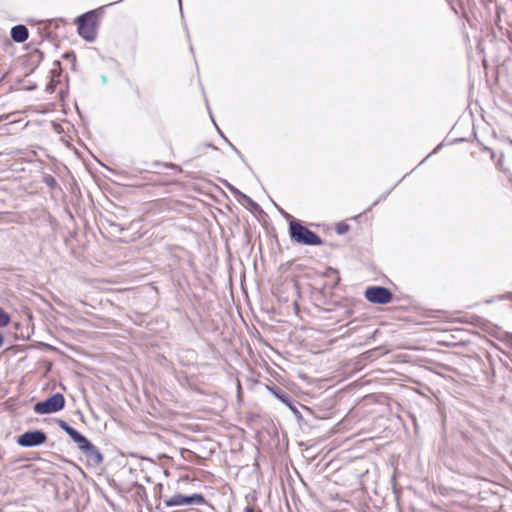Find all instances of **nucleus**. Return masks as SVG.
I'll return each instance as SVG.
<instances>
[{
    "instance_id": "f257e3e1",
    "label": "nucleus",
    "mask_w": 512,
    "mask_h": 512,
    "mask_svg": "<svg viewBox=\"0 0 512 512\" xmlns=\"http://www.w3.org/2000/svg\"><path fill=\"white\" fill-rule=\"evenodd\" d=\"M290 236L297 243L311 246H319L322 244L321 238L313 231L302 226L297 221H291L289 224Z\"/></svg>"
},
{
    "instance_id": "f03ea898",
    "label": "nucleus",
    "mask_w": 512,
    "mask_h": 512,
    "mask_svg": "<svg viewBox=\"0 0 512 512\" xmlns=\"http://www.w3.org/2000/svg\"><path fill=\"white\" fill-rule=\"evenodd\" d=\"M65 399L61 393H55L44 401L34 405V411L37 414H51L64 408Z\"/></svg>"
},
{
    "instance_id": "7ed1b4c3",
    "label": "nucleus",
    "mask_w": 512,
    "mask_h": 512,
    "mask_svg": "<svg viewBox=\"0 0 512 512\" xmlns=\"http://www.w3.org/2000/svg\"><path fill=\"white\" fill-rule=\"evenodd\" d=\"M205 503H206V500L201 494H193L190 496L175 494V495L171 496L170 498L164 500V504L167 507L203 505Z\"/></svg>"
},
{
    "instance_id": "20e7f679",
    "label": "nucleus",
    "mask_w": 512,
    "mask_h": 512,
    "mask_svg": "<svg viewBox=\"0 0 512 512\" xmlns=\"http://www.w3.org/2000/svg\"><path fill=\"white\" fill-rule=\"evenodd\" d=\"M91 17V14L87 13L77 19L78 33L87 41H93L96 37V30L94 24L91 22Z\"/></svg>"
},
{
    "instance_id": "39448f33",
    "label": "nucleus",
    "mask_w": 512,
    "mask_h": 512,
    "mask_svg": "<svg viewBox=\"0 0 512 512\" xmlns=\"http://www.w3.org/2000/svg\"><path fill=\"white\" fill-rule=\"evenodd\" d=\"M366 299L371 303L387 304L392 299V293L385 287H369L365 291Z\"/></svg>"
},
{
    "instance_id": "423d86ee",
    "label": "nucleus",
    "mask_w": 512,
    "mask_h": 512,
    "mask_svg": "<svg viewBox=\"0 0 512 512\" xmlns=\"http://www.w3.org/2000/svg\"><path fill=\"white\" fill-rule=\"evenodd\" d=\"M47 437L43 431H28L18 437L17 443L22 447H34L43 444Z\"/></svg>"
},
{
    "instance_id": "0eeeda50",
    "label": "nucleus",
    "mask_w": 512,
    "mask_h": 512,
    "mask_svg": "<svg viewBox=\"0 0 512 512\" xmlns=\"http://www.w3.org/2000/svg\"><path fill=\"white\" fill-rule=\"evenodd\" d=\"M28 36V29L24 25H16L11 29V38L17 43L26 41Z\"/></svg>"
},
{
    "instance_id": "6e6552de",
    "label": "nucleus",
    "mask_w": 512,
    "mask_h": 512,
    "mask_svg": "<svg viewBox=\"0 0 512 512\" xmlns=\"http://www.w3.org/2000/svg\"><path fill=\"white\" fill-rule=\"evenodd\" d=\"M82 452L96 465L103 461L101 453L92 443L89 444V447L83 449Z\"/></svg>"
},
{
    "instance_id": "1a4fd4ad",
    "label": "nucleus",
    "mask_w": 512,
    "mask_h": 512,
    "mask_svg": "<svg viewBox=\"0 0 512 512\" xmlns=\"http://www.w3.org/2000/svg\"><path fill=\"white\" fill-rule=\"evenodd\" d=\"M72 440L78 445V448L82 451L86 447H89V444L91 443L86 437H84L81 433L78 432V434L72 438Z\"/></svg>"
},
{
    "instance_id": "9d476101",
    "label": "nucleus",
    "mask_w": 512,
    "mask_h": 512,
    "mask_svg": "<svg viewBox=\"0 0 512 512\" xmlns=\"http://www.w3.org/2000/svg\"><path fill=\"white\" fill-rule=\"evenodd\" d=\"M10 318L8 314H6L1 308H0V327H5L9 324Z\"/></svg>"
},
{
    "instance_id": "9b49d317",
    "label": "nucleus",
    "mask_w": 512,
    "mask_h": 512,
    "mask_svg": "<svg viewBox=\"0 0 512 512\" xmlns=\"http://www.w3.org/2000/svg\"><path fill=\"white\" fill-rule=\"evenodd\" d=\"M275 396L281 400L283 403H287V395L283 393L282 391L274 392Z\"/></svg>"
},
{
    "instance_id": "f8f14e48",
    "label": "nucleus",
    "mask_w": 512,
    "mask_h": 512,
    "mask_svg": "<svg viewBox=\"0 0 512 512\" xmlns=\"http://www.w3.org/2000/svg\"><path fill=\"white\" fill-rule=\"evenodd\" d=\"M58 424L60 426L61 429H63L66 433L70 430L71 426L68 425L65 421L63 420H59L58 421Z\"/></svg>"
},
{
    "instance_id": "ddd939ff",
    "label": "nucleus",
    "mask_w": 512,
    "mask_h": 512,
    "mask_svg": "<svg viewBox=\"0 0 512 512\" xmlns=\"http://www.w3.org/2000/svg\"><path fill=\"white\" fill-rule=\"evenodd\" d=\"M67 434L72 439V438H74L78 434V431L75 430L73 427H71L70 430L67 432Z\"/></svg>"
},
{
    "instance_id": "4468645a",
    "label": "nucleus",
    "mask_w": 512,
    "mask_h": 512,
    "mask_svg": "<svg viewBox=\"0 0 512 512\" xmlns=\"http://www.w3.org/2000/svg\"><path fill=\"white\" fill-rule=\"evenodd\" d=\"M347 229H348V226H347V225H345L344 227H341V228L339 227V228H338V233L342 234V233H344Z\"/></svg>"
},
{
    "instance_id": "2eb2a0df",
    "label": "nucleus",
    "mask_w": 512,
    "mask_h": 512,
    "mask_svg": "<svg viewBox=\"0 0 512 512\" xmlns=\"http://www.w3.org/2000/svg\"><path fill=\"white\" fill-rule=\"evenodd\" d=\"M229 188H230V190H231L232 192H234V193H237V194L241 195L240 191H238L237 189H235V188H233V187H231V186H230ZM242 196H243V197H246L244 194H242Z\"/></svg>"
},
{
    "instance_id": "dca6fc26",
    "label": "nucleus",
    "mask_w": 512,
    "mask_h": 512,
    "mask_svg": "<svg viewBox=\"0 0 512 512\" xmlns=\"http://www.w3.org/2000/svg\"><path fill=\"white\" fill-rule=\"evenodd\" d=\"M228 143H229L230 147H231V148H232V149H233V150H234L238 155H240V152L237 150V148H236L234 145H232L230 142H228Z\"/></svg>"
},
{
    "instance_id": "f3484780",
    "label": "nucleus",
    "mask_w": 512,
    "mask_h": 512,
    "mask_svg": "<svg viewBox=\"0 0 512 512\" xmlns=\"http://www.w3.org/2000/svg\"><path fill=\"white\" fill-rule=\"evenodd\" d=\"M245 512H254V511H253V508H251V507H247V508L245 509Z\"/></svg>"
},
{
    "instance_id": "a211bd4d",
    "label": "nucleus",
    "mask_w": 512,
    "mask_h": 512,
    "mask_svg": "<svg viewBox=\"0 0 512 512\" xmlns=\"http://www.w3.org/2000/svg\"><path fill=\"white\" fill-rule=\"evenodd\" d=\"M3 344V336L0 334V347L2 346Z\"/></svg>"
},
{
    "instance_id": "6ab92c4d",
    "label": "nucleus",
    "mask_w": 512,
    "mask_h": 512,
    "mask_svg": "<svg viewBox=\"0 0 512 512\" xmlns=\"http://www.w3.org/2000/svg\"><path fill=\"white\" fill-rule=\"evenodd\" d=\"M102 81H103L104 83H106V82H107V78H106V76H102Z\"/></svg>"
}]
</instances>
